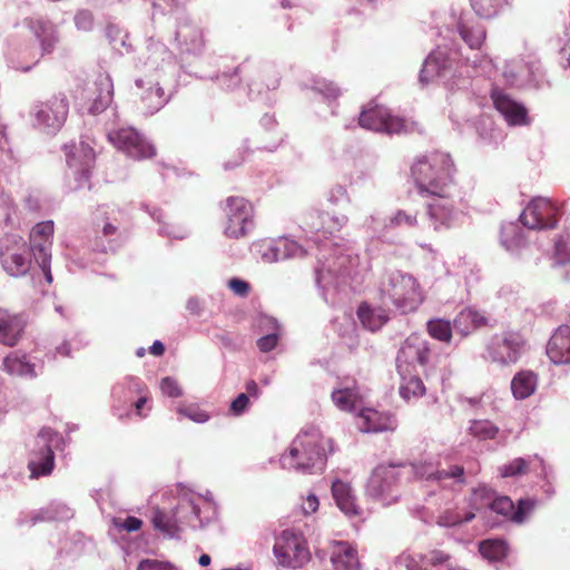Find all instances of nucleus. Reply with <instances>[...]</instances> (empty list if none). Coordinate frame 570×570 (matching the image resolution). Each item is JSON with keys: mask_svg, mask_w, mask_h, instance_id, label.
Here are the masks:
<instances>
[{"mask_svg": "<svg viewBox=\"0 0 570 570\" xmlns=\"http://www.w3.org/2000/svg\"><path fill=\"white\" fill-rule=\"evenodd\" d=\"M559 207L544 197L533 198L520 215V222L529 229H553L558 225Z\"/></svg>", "mask_w": 570, "mask_h": 570, "instance_id": "ddd939ff", "label": "nucleus"}, {"mask_svg": "<svg viewBox=\"0 0 570 570\" xmlns=\"http://www.w3.org/2000/svg\"><path fill=\"white\" fill-rule=\"evenodd\" d=\"M228 287L238 296H246L249 292V285L238 278H233L228 282Z\"/></svg>", "mask_w": 570, "mask_h": 570, "instance_id": "e2e57ef3", "label": "nucleus"}, {"mask_svg": "<svg viewBox=\"0 0 570 570\" xmlns=\"http://www.w3.org/2000/svg\"><path fill=\"white\" fill-rule=\"evenodd\" d=\"M497 110L513 126L528 124L527 109L504 94L492 95Z\"/></svg>", "mask_w": 570, "mask_h": 570, "instance_id": "393cba45", "label": "nucleus"}, {"mask_svg": "<svg viewBox=\"0 0 570 570\" xmlns=\"http://www.w3.org/2000/svg\"><path fill=\"white\" fill-rule=\"evenodd\" d=\"M164 90L158 86H151L147 89V91L141 96L142 101L146 107L153 111L158 110L164 104Z\"/></svg>", "mask_w": 570, "mask_h": 570, "instance_id": "c03bdc74", "label": "nucleus"}, {"mask_svg": "<svg viewBox=\"0 0 570 570\" xmlns=\"http://www.w3.org/2000/svg\"><path fill=\"white\" fill-rule=\"evenodd\" d=\"M249 397L245 393H240L232 403H230V412L239 416L248 409Z\"/></svg>", "mask_w": 570, "mask_h": 570, "instance_id": "864d4df0", "label": "nucleus"}, {"mask_svg": "<svg viewBox=\"0 0 570 570\" xmlns=\"http://www.w3.org/2000/svg\"><path fill=\"white\" fill-rule=\"evenodd\" d=\"M469 434L480 441L494 440L499 434V428L489 420H471L468 428Z\"/></svg>", "mask_w": 570, "mask_h": 570, "instance_id": "4c0bfd02", "label": "nucleus"}, {"mask_svg": "<svg viewBox=\"0 0 570 570\" xmlns=\"http://www.w3.org/2000/svg\"><path fill=\"white\" fill-rule=\"evenodd\" d=\"M150 353L155 356H160L165 352V346L160 341H155L149 348Z\"/></svg>", "mask_w": 570, "mask_h": 570, "instance_id": "774afa93", "label": "nucleus"}, {"mask_svg": "<svg viewBox=\"0 0 570 570\" xmlns=\"http://www.w3.org/2000/svg\"><path fill=\"white\" fill-rule=\"evenodd\" d=\"M55 226L52 220L36 224L29 236L30 249H46L52 244Z\"/></svg>", "mask_w": 570, "mask_h": 570, "instance_id": "f704fd0d", "label": "nucleus"}, {"mask_svg": "<svg viewBox=\"0 0 570 570\" xmlns=\"http://www.w3.org/2000/svg\"><path fill=\"white\" fill-rule=\"evenodd\" d=\"M176 411L179 415L199 424L206 423L210 419V415L207 412L195 404L178 405Z\"/></svg>", "mask_w": 570, "mask_h": 570, "instance_id": "37998d69", "label": "nucleus"}, {"mask_svg": "<svg viewBox=\"0 0 570 570\" xmlns=\"http://www.w3.org/2000/svg\"><path fill=\"white\" fill-rule=\"evenodd\" d=\"M331 562L335 570H360L361 568L356 548L346 541L332 543Z\"/></svg>", "mask_w": 570, "mask_h": 570, "instance_id": "4be33fe9", "label": "nucleus"}, {"mask_svg": "<svg viewBox=\"0 0 570 570\" xmlns=\"http://www.w3.org/2000/svg\"><path fill=\"white\" fill-rule=\"evenodd\" d=\"M405 472H414V474L425 480L443 481L445 479H454L456 482L462 483L463 468L453 465L450 470L440 471L438 465L432 461L417 462L411 466H405Z\"/></svg>", "mask_w": 570, "mask_h": 570, "instance_id": "412c9836", "label": "nucleus"}, {"mask_svg": "<svg viewBox=\"0 0 570 570\" xmlns=\"http://www.w3.org/2000/svg\"><path fill=\"white\" fill-rule=\"evenodd\" d=\"M278 343V333L277 332H271L266 333L264 336H262L257 341V346L261 352H269L276 347Z\"/></svg>", "mask_w": 570, "mask_h": 570, "instance_id": "8fccbe9b", "label": "nucleus"}, {"mask_svg": "<svg viewBox=\"0 0 570 570\" xmlns=\"http://www.w3.org/2000/svg\"><path fill=\"white\" fill-rule=\"evenodd\" d=\"M331 399L338 410L354 413L365 405L366 393L356 380L347 377L337 383L331 393Z\"/></svg>", "mask_w": 570, "mask_h": 570, "instance_id": "f3484780", "label": "nucleus"}, {"mask_svg": "<svg viewBox=\"0 0 570 570\" xmlns=\"http://www.w3.org/2000/svg\"><path fill=\"white\" fill-rule=\"evenodd\" d=\"M125 384L130 392H135L138 394L142 392V384L137 377L128 376L125 380Z\"/></svg>", "mask_w": 570, "mask_h": 570, "instance_id": "69168bd1", "label": "nucleus"}, {"mask_svg": "<svg viewBox=\"0 0 570 570\" xmlns=\"http://www.w3.org/2000/svg\"><path fill=\"white\" fill-rule=\"evenodd\" d=\"M538 387V375L532 371H520L511 381V391L517 400L530 397Z\"/></svg>", "mask_w": 570, "mask_h": 570, "instance_id": "473e14b6", "label": "nucleus"}, {"mask_svg": "<svg viewBox=\"0 0 570 570\" xmlns=\"http://www.w3.org/2000/svg\"><path fill=\"white\" fill-rule=\"evenodd\" d=\"M75 23L80 30H90L94 23V16L88 10L78 11L75 16Z\"/></svg>", "mask_w": 570, "mask_h": 570, "instance_id": "3c124183", "label": "nucleus"}, {"mask_svg": "<svg viewBox=\"0 0 570 570\" xmlns=\"http://www.w3.org/2000/svg\"><path fill=\"white\" fill-rule=\"evenodd\" d=\"M320 501L315 494H308L301 503V510L305 515L312 514L318 510Z\"/></svg>", "mask_w": 570, "mask_h": 570, "instance_id": "bf43d9fd", "label": "nucleus"}, {"mask_svg": "<svg viewBox=\"0 0 570 570\" xmlns=\"http://www.w3.org/2000/svg\"><path fill=\"white\" fill-rule=\"evenodd\" d=\"M431 358L429 342L419 334L409 335L401 344L396 356L399 374L414 372L416 365L425 366Z\"/></svg>", "mask_w": 570, "mask_h": 570, "instance_id": "4468645a", "label": "nucleus"}, {"mask_svg": "<svg viewBox=\"0 0 570 570\" xmlns=\"http://www.w3.org/2000/svg\"><path fill=\"white\" fill-rule=\"evenodd\" d=\"M538 465L540 468L539 474L542 476L548 475L547 466L542 459L538 455L530 456L528 459L517 458L511 462L499 468L500 475L502 478L517 476L520 474H524L530 466ZM535 470V468H533Z\"/></svg>", "mask_w": 570, "mask_h": 570, "instance_id": "c756f323", "label": "nucleus"}, {"mask_svg": "<svg viewBox=\"0 0 570 570\" xmlns=\"http://www.w3.org/2000/svg\"><path fill=\"white\" fill-rule=\"evenodd\" d=\"M63 150L70 176L73 179V183L69 184L70 190L90 188L89 180L96 161L94 147L81 140L79 144L65 145Z\"/></svg>", "mask_w": 570, "mask_h": 570, "instance_id": "6e6552de", "label": "nucleus"}, {"mask_svg": "<svg viewBox=\"0 0 570 570\" xmlns=\"http://www.w3.org/2000/svg\"><path fill=\"white\" fill-rule=\"evenodd\" d=\"M475 514L473 512L461 513V511L458 508L448 509L439 515L436 523L440 527L450 528L460 525L464 522H469L473 520Z\"/></svg>", "mask_w": 570, "mask_h": 570, "instance_id": "ea45409f", "label": "nucleus"}, {"mask_svg": "<svg viewBox=\"0 0 570 570\" xmlns=\"http://www.w3.org/2000/svg\"><path fill=\"white\" fill-rule=\"evenodd\" d=\"M187 309L193 314H199L202 306L200 302L196 297H190L186 304Z\"/></svg>", "mask_w": 570, "mask_h": 570, "instance_id": "338daca9", "label": "nucleus"}, {"mask_svg": "<svg viewBox=\"0 0 570 570\" xmlns=\"http://www.w3.org/2000/svg\"><path fill=\"white\" fill-rule=\"evenodd\" d=\"M479 551L485 559L498 561L507 556L508 547L503 540L489 539L480 542Z\"/></svg>", "mask_w": 570, "mask_h": 570, "instance_id": "58836bf2", "label": "nucleus"}, {"mask_svg": "<svg viewBox=\"0 0 570 570\" xmlns=\"http://www.w3.org/2000/svg\"><path fill=\"white\" fill-rule=\"evenodd\" d=\"M405 465L380 464L371 473L366 484V494L383 507L396 503L401 497L400 480Z\"/></svg>", "mask_w": 570, "mask_h": 570, "instance_id": "39448f33", "label": "nucleus"}, {"mask_svg": "<svg viewBox=\"0 0 570 570\" xmlns=\"http://www.w3.org/2000/svg\"><path fill=\"white\" fill-rule=\"evenodd\" d=\"M28 24L40 42L41 57L51 53L59 40L53 23L46 19H30Z\"/></svg>", "mask_w": 570, "mask_h": 570, "instance_id": "a878e982", "label": "nucleus"}, {"mask_svg": "<svg viewBox=\"0 0 570 570\" xmlns=\"http://www.w3.org/2000/svg\"><path fill=\"white\" fill-rule=\"evenodd\" d=\"M114 85L108 75L99 73L94 80H88L81 88L77 98L82 101L91 115L105 111L112 100Z\"/></svg>", "mask_w": 570, "mask_h": 570, "instance_id": "f8f14e48", "label": "nucleus"}, {"mask_svg": "<svg viewBox=\"0 0 570 570\" xmlns=\"http://www.w3.org/2000/svg\"><path fill=\"white\" fill-rule=\"evenodd\" d=\"M292 257V252H263L261 256V262L263 264H273L277 262L287 261Z\"/></svg>", "mask_w": 570, "mask_h": 570, "instance_id": "603ef678", "label": "nucleus"}, {"mask_svg": "<svg viewBox=\"0 0 570 570\" xmlns=\"http://www.w3.org/2000/svg\"><path fill=\"white\" fill-rule=\"evenodd\" d=\"M396 564L406 570H426L420 564V561L412 554L403 553L396 559Z\"/></svg>", "mask_w": 570, "mask_h": 570, "instance_id": "5fc2aeb1", "label": "nucleus"}, {"mask_svg": "<svg viewBox=\"0 0 570 570\" xmlns=\"http://www.w3.org/2000/svg\"><path fill=\"white\" fill-rule=\"evenodd\" d=\"M137 570H177V568L168 561L145 559L139 562Z\"/></svg>", "mask_w": 570, "mask_h": 570, "instance_id": "de8ad7c7", "label": "nucleus"}, {"mask_svg": "<svg viewBox=\"0 0 570 570\" xmlns=\"http://www.w3.org/2000/svg\"><path fill=\"white\" fill-rule=\"evenodd\" d=\"M24 325L22 316L0 308V343L8 346L16 345L21 338Z\"/></svg>", "mask_w": 570, "mask_h": 570, "instance_id": "b1692460", "label": "nucleus"}, {"mask_svg": "<svg viewBox=\"0 0 570 570\" xmlns=\"http://www.w3.org/2000/svg\"><path fill=\"white\" fill-rule=\"evenodd\" d=\"M450 558H451L450 554H448V553H445V552H443L441 550H433L428 556V562L431 566L436 567V566H440V564L448 563Z\"/></svg>", "mask_w": 570, "mask_h": 570, "instance_id": "680f3d73", "label": "nucleus"}, {"mask_svg": "<svg viewBox=\"0 0 570 570\" xmlns=\"http://www.w3.org/2000/svg\"><path fill=\"white\" fill-rule=\"evenodd\" d=\"M379 292L383 303H391L402 314L415 312L424 302V292L417 279L402 271L384 273Z\"/></svg>", "mask_w": 570, "mask_h": 570, "instance_id": "20e7f679", "label": "nucleus"}, {"mask_svg": "<svg viewBox=\"0 0 570 570\" xmlns=\"http://www.w3.org/2000/svg\"><path fill=\"white\" fill-rule=\"evenodd\" d=\"M277 563L288 569H299L311 560L306 540L302 534L285 530L274 544Z\"/></svg>", "mask_w": 570, "mask_h": 570, "instance_id": "1a4fd4ad", "label": "nucleus"}, {"mask_svg": "<svg viewBox=\"0 0 570 570\" xmlns=\"http://www.w3.org/2000/svg\"><path fill=\"white\" fill-rule=\"evenodd\" d=\"M72 517L71 510L65 504H57L48 508L42 515V520H67Z\"/></svg>", "mask_w": 570, "mask_h": 570, "instance_id": "49530a36", "label": "nucleus"}, {"mask_svg": "<svg viewBox=\"0 0 570 570\" xmlns=\"http://www.w3.org/2000/svg\"><path fill=\"white\" fill-rule=\"evenodd\" d=\"M356 425L363 433H377L394 430L395 420L389 413L363 405L356 414Z\"/></svg>", "mask_w": 570, "mask_h": 570, "instance_id": "6ab92c4d", "label": "nucleus"}, {"mask_svg": "<svg viewBox=\"0 0 570 570\" xmlns=\"http://www.w3.org/2000/svg\"><path fill=\"white\" fill-rule=\"evenodd\" d=\"M458 32L462 40L471 49H480L485 41L487 31L483 26L479 23H466L460 21L458 24Z\"/></svg>", "mask_w": 570, "mask_h": 570, "instance_id": "c9c22d12", "label": "nucleus"}, {"mask_svg": "<svg viewBox=\"0 0 570 570\" xmlns=\"http://www.w3.org/2000/svg\"><path fill=\"white\" fill-rule=\"evenodd\" d=\"M357 317L365 328L374 332L389 321V313L382 307L376 308L363 303L357 309Z\"/></svg>", "mask_w": 570, "mask_h": 570, "instance_id": "72a5a7b5", "label": "nucleus"}, {"mask_svg": "<svg viewBox=\"0 0 570 570\" xmlns=\"http://www.w3.org/2000/svg\"><path fill=\"white\" fill-rule=\"evenodd\" d=\"M62 444V436L51 429H42L33 440L29 453L28 469L31 478H40L52 472L55 466L53 450Z\"/></svg>", "mask_w": 570, "mask_h": 570, "instance_id": "423d86ee", "label": "nucleus"}, {"mask_svg": "<svg viewBox=\"0 0 570 570\" xmlns=\"http://www.w3.org/2000/svg\"><path fill=\"white\" fill-rule=\"evenodd\" d=\"M50 259L51 256L48 252H39V256H36V261L39 262L40 268L43 272V275L48 283L52 282V275L50 271Z\"/></svg>", "mask_w": 570, "mask_h": 570, "instance_id": "13d9d810", "label": "nucleus"}, {"mask_svg": "<svg viewBox=\"0 0 570 570\" xmlns=\"http://www.w3.org/2000/svg\"><path fill=\"white\" fill-rule=\"evenodd\" d=\"M2 368L12 376H35V365L27 358V355L20 351H14L6 356L2 361Z\"/></svg>", "mask_w": 570, "mask_h": 570, "instance_id": "2f4dec72", "label": "nucleus"}, {"mask_svg": "<svg viewBox=\"0 0 570 570\" xmlns=\"http://www.w3.org/2000/svg\"><path fill=\"white\" fill-rule=\"evenodd\" d=\"M362 128L386 134H402L409 131V125L403 118L393 116L387 108L380 105L368 106L358 117Z\"/></svg>", "mask_w": 570, "mask_h": 570, "instance_id": "2eb2a0df", "label": "nucleus"}, {"mask_svg": "<svg viewBox=\"0 0 570 570\" xmlns=\"http://www.w3.org/2000/svg\"><path fill=\"white\" fill-rule=\"evenodd\" d=\"M32 252H0V262L4 272L19 277L28 273L32 263Z\"/></svg>", "mask_w": 570, "mask_h": 570, "instance_id": "bb28decb", "label": "nucleus"}, {"mask_svg": "<svg viewBox=\"0 0 570 570\" xmlns=\"http://www.w3.org/2000/svg\"><path fill=\"white\" fill-rule=\"evenodd\" d=\"M547 355L554 364H570V326H560L551 336Z\"/></svg>", "mask_w": 570, "mask_h": 570, "instance_id": "5701e85b", "label": "nucleus"}, {"mask_svg": "<svg viewBox=\"0 0 570 570\" xmlns=\"http://www.w3.org/2000/svg\"><path fill=\"white\" fill-rule=\"evenodd\" d=\"M507 0H470L475 13L485 19L495 17Z\"/></svg>", "mask_w": 570, "mask_h": 570, "instance_id": "79ce46f5", "label": "nucleus"}, {"mask_svg": "<svg viewBox=\"0 0 570 570\" xmlns=\"http://www.w3.org/2000/svg\"><path fill=\"white\" fill-rule=\"evenodd\" d=\"M523 338L514 332H503L491 337L485 346L483 357L492 363L510 365L521 356Z\"/></svg>", "mask_w": 570, "mask_h": 570, "instance_id": "9d476101", "label": "nucleus"}, {"mask_svg": "<svg viewBox=\"0 0 570 570\" xmlns=\"http://www.w3.org/2000/svg\"><path fill=\"white\" fill-rule=\"evenodd\" d=\"M258 327L262 332L271 333L277 332L279 330V325L274 317L271 316H261L258 320Z\"/></svg>", "mask_w": 570, "mask_h": 570, "instance_id": "052dcab7", "label": "nucleus"}, {"mask_svg": "<svg viewBox=\"0 0 570 570\" xmlns=\"http://www.w3.org/2000/svg\"><path fill=\"white\" fill-rule=\"evenodd\" d=\"M451 68V60L445 50L438 48L432 51L424 61L420 73L422 81H430L435 77L442 76Z\"/></svg>", "mask_w": 570, "mask_h": 570, "instance_id": "c85d7f7f", "label": "nucleus"}, {"mask_svg": "<svg viewBox=\"0 0 570 570\" xmlns=\"http://www.w3.org/2000/svg\"><path fill=\"white\" fill-rule=\"evenodd\" d=\"M160 390L163 394L169 397H179L183 393L177 381L169 376L161 380Z\"/></svg>", "mask_w": 570, "mask_h": 570, "instance_id": "09e8293b", "label": "nucleus"}, {"mask_svg": "<svg viewBox=\"0 0 570 570\" xmlns=\"http://www.w3.org/2000/svg\"><path fill=\"white\" fill-rule=\"evenodd\" d=\"M91 224L104 237L121 238L127 233L125 214L120 209L100 206L92 213Z\"/></svg>", "mask_w": 570, "mask_h": 570, "instance_id": "a211bd4d", "label": "nucleus"}, {"mask_svg": "<svg viewBox=\"0 0 570 570\" xmlns=\"http://www.w3.org/2000/svg\"><path fill=\"white\" fill-rule=\"evenodd\" d=\"M331 443V440L325 439L318 428L303 429L292 441L287 452L281 455L279 464L287 470L307 473L322 472L326 466Z\"/></svg>", "mask_w": 570, "mask_h": 570, "instance_id": "7ed1b4c3", "label": "nucleus"}, {"mask_svg": "<svg viewBox=\"0 0 570 570\" xmlns=\"http://www.w3.org/2000/svg\"><path fill=\"white\" fill-rule=\"evenodd\" d=\"M400 376L401 384L399 393L403 400L409 402L425 394V386L422 380L417 375H414L413 372L403 373L400 374Z\"/></svg>", "mask_w": 570, "mask_h": 570, "instance_id": "e433bc0d", "label": "nucleus"}, {"mask_svg": "<svg viewBox=\"0 0 570 570\" xmlns=\"http://www.w3.org/2000/svg\"><path fill=\"white\" fill-rule=\"evenodd\" d=\"M485 324L487 317L473 308L462 309L453 321L454 330L464 337Z\"/></svg>", "mask_w": 570, "mask_h": 570, "instance_id": "7c9ffc66", "label": "nucleus"}, {"mask_svg": "<svg viewBox=\"0 0 570 570\" xmlns=\"http://www.w3.org/2000/svg\"><path fill=\"white\" fill-rule=\"evenodd\" d=\"M336 271L332 269L331 267H324V266H317L316 267V279L317 283L321 284L322 282H326L327 277L335 275Z\"/></svg>", "mask_w": 570, "mask_h": 570, "instance_id": "0e129e2a", "label": "nucleus"}, {"mask_svg": "<svg viewBox=\"0 0 570 570\" xmlns=\"http://www.w3.org/2000/svg\"><path fill=\"white\" fill-rule=\"evenodd\" d=\"M332 495L338 509L348 517L358 515V507L351 484L342 480H334L331 487Z\"/></svg>", "mask_w": 570, "mask_h": 570, "instance_id": "cd10ccee", "label": "nucleus"}, {"mask_svg": "<svg viewBox=\"0 0 570 570\" xmlns=\"http://www.w3.org/2000/svg\"><path fill=\"white\" fill-rule=\"evenodd\" d=\"M544 259L554 268L570 267V252H546Z\"/></svg>", "mask_w": 570, "mask_h": 570, "instance_id": "a18cd8bd", "label": "nucleus"}, {"mask_svg": "<svg viewBox=\"0 0 570 570\" xmlns=\"http://www.w3.org/2000/svg\"><path fill=\"white\" fill-rule=\"evenodd\" d=\"M451 167L448 155L434 153L430 157L417 159L411 169L419 195L426 199L430 218L444 226L450 225L454 212L450 195Z\"/></svg>", "mask_w": 570, "mask_h": 570, "instance_id": "f257e3e1", "label": "nucleus"}, {"mask_svg": "<svg viewBox=\"0 0 570 570\" xmlns=\"http://www.w3.org/2000/svg\"><path fill=\"white\" fill-rule=\"evenodd\" d=\"M69 114V102L65 95H53L45 101H39L33 108L37 126L48 134L61 129Z\"/></svg>", "mask_w": 570, "mask_h": 570, "instance_id": "9b49d317", "label": "nucleus"}, {"mask_svg": "<svg viewBox=\"0 0 570 570\" xmlns=\"http://www.w3.org/2000/svg\"><path fill=\"white\" fill-rule=\"evenodd\" d=\"M216 517V505L212 499L194 493L185 487L178 490V503L170 512L155 509L151 517L154 528L164 535H178L183 524L202 528Z\"/></svg>", "mask_w": 570, "mask_h": 570, "instance_id": "f03ea898", "label": "nucleus"}, {"mask_svg": "<svg viewBox=\"0 0 570 570\" xmlns=\"http://www.w3.org/2000/svg\"><path fill=\"white\" fill-rule=\"evenodd\" d=\"M535 504V500L524 499L519 501L518 508L515 509L510 498L499 497L492 500L489 507L495 513L508 517L515 523H522L532 513Z\"/></svg>", "mask_w": 570, "mask_h": 570, "instance_id": "aec40b11", "label": "nucleus"}, {"mask_svg": "<svg viewBox=\"0 0 570 570\" xmlns=\"http://www.w3.org/2000/svg\"><path fill=\"white\" fill-rule=\"evenodd\" d=\"M428 333L435 340L450 343L452 338V325L442 318L431 320L426 324Z\"/></svg>", "mask_w": 570, "mask_h": 570, "instance_id": "a19ab883", "label": "nucleus"}, {"mask_svg": "<svg viewBox=\"0 0 570 570\" xmlns=\"http://www.w3.org/2000/svg\"><path fill=\"white\" fill-rule=\"evenodd\" d=\"M226 217L224 234L228 238L247 237L254 229L255 208L253 204L240 196H229L222 204Z\"/></svg>", "mask_w": 570, "mask_h": 570, "instance_id": "0eeeda50", "label": "nucleus"}, {"mask_svg": "<svg viewBox=\"0 0 570 570\" xmlns=\"http://www.w3.org/2000/svg\"><path fill=\"white\" fill-rule=\"evenodd\" d=\"M391 224L393 226H407L413 227L416 224V216L406 214L403 210H399L392 218Z\"/></svg>", "mask_w": 570, "mask_h": 570, "instance_id": "6e6d98bb", "label": "nucleus"}, {"mask_svg": "<svg viewBox=\"0 0 570 570\" xmlns=\"http://www.w3.org/2000/svg\"><path fill=\"white\" fill-rule=\"evenodd\" d=\"M114 524H115V527H117L119 529H124L128 532H132V531L139 530L141 528L142 522L140 519H138L136 517H128L124 521L115 520Z\"/></svg>", "mask_w": 570, "mask_h": 570, "instance_id": "4d7b16f0", "label": "nucleus"}, {"mask_svg": "<svg viewBox=\"0 0 570 570\" xmlns=\"http://www.w3.org/2000/svg\"><path fill=\"white\" fill-rule=\"evenodd\" d=\"M109 141L119 150L135 159H147L155 156L154 146L136 129L119 128L108 134Z\"/></svg>", "mask_w": 570, "mask_h": 570, "instance_id": "dca6fc26", "label": "nucleus"}]
</instances>
